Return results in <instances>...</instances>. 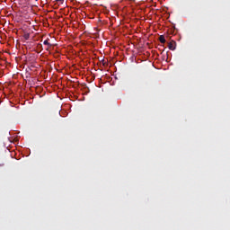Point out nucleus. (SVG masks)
I'll use <instances>...</instances> for the list:
<instances>
[{"mask_svg":"<svg viewBox=\"0 0 230 230\" xmlns=\"http://www.w3.org/2000/svg\"><path fill=\"white\" fill-rule=\"evenodd\" d=\"M176 42L175 41H171L168 43V48L169 49H171V51H175V46H176Z\"/></svg>","mask_w":230,"mask_h":230,"instance_id":"obj_1","label":"nucleus"},{"mask_svg":"<svg viewBox=\"0 0 230 230\" xmlns=\"http://www.w3.org/2000/svg\"><path fill=\"white\" fill-rule=\"evenodd\" d=\"M159 41L161 42V44H164L166 42V39H164V36L161 35L159 37Z\"/></svg>","mask_w":230,"mask_h":230,"instance_id":"obj_2","label":"nucleus"},{"mask_svg":"<svg viewBox=\"0 0 230 230\" xmlns=\"http://www.w3.org/2000/svg\"><path fill=\"white\" fill-rule=\"evenodd\" d=\"M43 44H44L45 46H48L47 51H48V49H49V48H51V46H52L51 43L48 42V40H44V41H43Z\"/></svg>","mask_w":230,"mask_h":230,"instance_id":"obj_3","label":"nucleus"},{"mask_svg":"<svg viewBox=\"0 0 230 230\" xmlns=\"http://www.w3.org/2000/svg\"><path fill=\"white\" fill-rule=\"evenodd\" d=\"M57 3H62L64 0H55Z\"/></svg>","mask_w":230,"mask_h":230,"instance_id":"obj_4","label":"nucleus"}]
</instances>
